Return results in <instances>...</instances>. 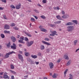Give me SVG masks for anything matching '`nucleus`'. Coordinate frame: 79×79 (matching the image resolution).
Returning <instances> with one entry per match:
<instances>
[{
	"instance_id": "nucleus-1",
	"label": "nucleus",
	"mask_w": 79,
	"mask_h": 79,
	"mask_svg": "<svg viewBox=\"0 0 79 79\" xmlns=\"http://www.w3.org/2000/svg\"><path fill=\"white\" fill-rule=\"evenodd\" d=\"M13 53H15V52L12 51L6 53V55L5 56V58H8V57H9V55H11V54Z\"/></svg>"
},
{
	"instance_id": "nucleus-2",
	"label": "nucleus",
	"mask_w": 79,
	"mask_h": 79,
	"mask_svg": "<svg viewBox=\"0 0 79 79\" xmlns=\"http://www.w3.org/2000/svg\"><path fill=\"white\" fill-rule=\"evenodd\" d=\"M34 44V41H31L29 42H27V47H31L32 45Z\"/></svg>"
},
{
	"instance_id": "nucleus-3",
	"label": "nucleus",
	"mask_w": 79,
	"mask_h": 79,
	"mask_svg": "<svg viewBox=\"0 0 79 79\" xmlns=\"http://www.w3.org/2000/svg\"><path fill=\"white\" fill-rule=\"evenodd\" d=\"M51 34H50L49 35L51 36H54V35H58V34H56V31H54L52 32Z\"/></svg>"
},
{
	"instance_id": "nucleus-4",
	"label": "nucleus",
	"mask_w": 79,
	"mask_h": 79,
	"mask_svg": "<svg viewBox=\"0 0 79 79\" xmlns=\"http://www.w3.org/2000/svg\"><path fill=\"white\" fill-rule=\"evenodd\" d=\"M18 56L19 59L20 60L22 61H23V56L20 54H19L18 55Z\"/></svg>"
},
{
	"instance_id": "nucleus-5",
	"label": "nucleus",
	"mask_w": 79,
	"mask_h": 79,
	"mask_svg": "<svg viewBox=\"0 0 79 79\" xmlns=\"http://www.w3.org/2000/svg\"><path fill=\"white\" fill-rule=\"evenodd\" d=\"M11 48L13 49V50H15V49H16V46L15 45V43L13 44V46H11L10 47Z\"/></svg>"
},
{
	"instance_id": "nucleus-6",
	"label": "nucleus",
	"mask_w": 79,
	"mask_h": 79,
	"mask_svg": "<svg viewBox=\"0 0 79 79\" xmlns=\"http://www.w3.org/2000/svg\"><path fill=\"white\" fill-rule=\"evenodd\" d=\"M49 66L50 69H52V68H53V66H54L52 62H50L49 63Z\"/></svg>"
},
{
	"instance_id": "nucleus-7",
	"label": "nucleus",
	"mask_w": 79,
	"mask_h": 79,
	"mask_svg": "<svg viewBox=\"0 0 79 79\" xmlns=\"http://www.w3.org/2000/svg\"><path fill=\"white\" fill-rule=\"evenodd\" d=\"M42 42L44 44L47 45H51L50 43L47 42H46V41H42Z\"/></svg>"
},
{
	"instance_id": "nucleus-8",
	"label": "nucleus",
	"mask_w": 79,
	"mask_h": 79,
	"mask_svg": "<svg viewBox=\"0 0 79 79\" xmlns=\"http://www.w3.org/2000/svg\"><path fill=\"white\" fill-rule=\"evenodd\" d=\"M4 29H10V26L9 25L6 24L4 25Z\"/></svg>"
},
{
	"instance_id": "nucleus-9",
	"label": "nucleus",
	"mask_w": 79,
	"mask_h": 79,
	"mask_svg": "<svg viewBox=\"0 0 79 79\" xmlns=\"http://www.w3.org/2000/svg\"><path fill=\"white\" fill-rule=\"evenodd\" d=\"M11 39L13 42H15L16 40V38L14 36H12L11 37Z\"/></svg>"
},
{
	"instance_id": "nucleus-10",
	"label": "nucleus",
	"mask_w": 79,
	"mask_h": 79,
	"mask_svg": "<svg viewBox=\"0 0 79 79\" xmlns=\"http://www.w3.org/2000/svg\"><path fill=\"white\" fill-rule=\"evenodd\" d=\"M57 76H58V74L54 73L52 75V77L54 79H56L57 77Z\"/></svg>"
},
{
	"instance_id": "nucleus-11",
	"label": "nucleus",
	"mask_w": 79,
	"mask_h": 79,
	"mask_svg": "<svg viewBox=\"0 0 79 79\" xmlns=\"http://www.w3.org/2000/svg\"><path fill=\"white\" fill-rule=\"evenodd\" d=\"M21 7V5L18 4L16 6V8L17 10H19V8Z\"/></svg>"
},
{
	"instance_id": "nucleus-12",
	"label": "nucleus",
	"mask_w": 79,
	"mask_h": 79,
	"mask_svg": "<svg viewBox=\"0 0 79 79\" xmlns=\"http://www.w3.org/2000/svg\"><path fill=\"white\" fill-rule=\"evenodd\" d=\"M40 31L42 32H47V30L44 28H42L40 29Z\"/></svg>"
},
{
	"instance_id": "nucleus-13",
	"label": "nucleus",
	"mask_w": 79,
	"mask_h": 79,
	"mask_svg": "<svg viewBox=\"0 0 79 79\" xmlns=\"http://www.w3.org/2000/svg\"><path fill=\"white\" fill-rule=\"evenodd\" d=\"M64 58L65 60H69V57H68V56L66 55H65L64 56Z\"/></svg>"
},
{
	"instance_id": "nucleus-14",
	"label": "nucleus",
	"mask_w": 79,
	"mask_h": 79,
	"mask_svg": "<svg viewBox=\"0 0 79 79\" xmlns=\"http://www.w3.org/2000/svg\"><path fill=\"white\" fill-rule=\"evenodd\" d=\"M74 30V27L73 26H69V31H73Z\"/></svg>"
},
{
	"instance_id": "nucleus-15",
	"label": "nucleus",
	"mask_w": 79,
	"mask_h": 79,
	"mask_svg": "<svg viewBox=\"0 0 79 79\" xmlns=\"http://www.w3.org/2000/svg\"><path fill=\"white\" fill-rule=\"evenodd\" d=\"M68 69H66L64 72V77H66V73L68 72Z\"/></svg>"
},
{
	"instance_id": "nucleus-16",
	"label": "nucleus",
	"mask_w": 79,
	"mask_h": 79,
	"mask_svg": "<svg viewBox=\"0 0 79 79\" xmlns=\"http://www.w3.org/2000/svg\"><path fill=\"white\" fill-rule=\"evenodd\" d=\"M24 54L25 56H28V55H30V53H29L26 52H25Z\"/></svg>"
},
{
	"instance_id": "nucleus-17",
	"label": "nucleus",
	"mask_w": 79,
	"mask_h": 79,
	"mask_svg": "<svg viewBox=\"0 0 79 79\" xmlns=\"http://www.w3.org/2000/svg\"><path fill=\"white\" fill-rule=\"evenodd\" d=\"M31 56L32 58H33L35 59L37 58V56L36 55H31Z\"/></svg>"
},
{
	"instance_id": "nucleus-18",
	"label": "nucleus",
	"mask_w": 79,
	"mask_h": 79,
	"mask_svg": "<svg viewBox=\"0 0 79 79\" xmlns=\"http://www.w3.org/2000/svg\"><path fill=\"white\" fill-rule=\"evenodd\" d=\"M4 33H5V34H10V32L9 31H7L6 30H5L4 31Z\"/></svg>"
},
{
	"instance_id": "nucleus-19",
	"label": "nucleus",
	"mask_w": 79,
	"mask_h": 79,
	"mask_svg": "<svg viewBox=\"0 0 79 79\" xmlns=\"http://www.w3.org/2000/svg\"><path fill=\"white\" fill-rule=\"evenodd\" d=\"M40 48L41 50H44L45 48V46L44 45H42L40 46Z\"/></svg>"
},
{
	"instance_id": "nucleus-20",
	"label": "nucleus",
	"mask_w": 79,
	"mask_h": 79,
	"mask_svg": "<svg viewBox=\"0 0 79 79\" xmlns=\"http://www.w3.org/2000/svg\"><path fill=\"white\" fill-rule=\"evenodd\" d=\"M8 75H5V74H4L3 78H4V79H7V78H8Z\"/></svg>"
},
{
	"instance_id": "nucleus-21",
	"label": "nucleus",
	"mask_w": 79,
	"mask_h": 79,
	"mask_svg": "<svg viewBox=\"0 0 79 79\" xmlns=\"http://www.w3.org/2000/svg\"><path fill=\"white\" fill-rule=\"evenodd\" d=\"M26 34L28 36V37H32V35H31V34L29 33H26Z\"/></svg>"
},
{
	"instance_id": "nucleus-22",
	"label": "nucleus",
	"mask_w": 79,
	"mask_h": 79,
	"mask_svg": "<svg viewBox=\"0 0 79 79\" xmlns=\"http://www.w3.org/2000/svg\"><path fill=\"white\" fill-rule=\"evenodd\" d=\"M10 7L12 8H13V9H15V6L13 5H11L10 6Z\"/></svg>"
},
{
	"instance_id": "nucleus-23",
	"label": "nucleus",
	"mask_w": 79,
	"mask_h": 79,
	"mask_svg": "<svg viewBox=\"0 0 79 79\" xmlns=\"http://www.w3.org/2000/svg\"><path fill=\"white\" fill-rule=\"evenodd\" d=\"M62 18H63L64 19L65 18H68V17H67V16H66V15H63V16H62Z\"/></svg>"
},
{
	"instance_id": "nucleus-24",
	"label": "nucleus",
	"mask_w": 79,
	"mask_h": 79,
	"mask_svg": "<svg viewBox=\"0 0 79 79\" xmlns=\"http://www.w3.org/2000/svg\"><path fill=\"white\" fill-rule=\"evenodd\" d=\"M19 43H21V44H24L25 43L24 42H23V41H22V40H19Z\"/></svg>"
},
{
	"instance_id": "nucleus-25",
	"label": "nucleus",
	"mask_w": 79,
	"mask_h": 79,
	"mask_svg": "<svg viewBox=\"0 0 79 79\" xmlns=\"http://www.w3.org/2000/svg\"><path fill=\"white\" fill-rule=\"evenodd\" d=\"M56 17L58 19H61V17H60V15H57Z\"/></svg>"
},
{
	"instance_id": "nucleus-26",
	"label": "nucleus",
	"mask_w": 79,
	"mask_h": 79,
	"mask_svg": "<svg viewBox=\"0 0 79 79\" xmlns=\"http://www.w3.org/2000/svg\"><path fill=\"white\" fill-rule=\"evenodd\" d=\"M77 43V40H76L74 41V45H76V44Z\"/></svg>"
},
{
	"instance_id": "nucleus-27",
	"label": "nucleus",
	"mask_w": 79,
	"mask_h": 79,
	"mask_svg": "<svg viewBox=\"0 0 79 79\" xmlns=\"http://www.w3.org/2000/svg\"><path fill=\"white\" fill-rule=\"evenodd\" d=\"M1 37L3 39L5 38V35L3 34H2L1 35Z\"/></svg>"
},
{
	"instance_id": "nucleus-28",
	"label": "nucleus",
	"mask_w": 79,
	"mask_h": 79,
	"mask_svg": "<svg viewBox=\"0 0 79 79\" xmlns=\"http://www.w3.org/2000/svg\"><path fill=\"white\" fill-rule=\"evenodd\" d=\"M73 23H75L76 24H78L77 21V20H73Z\"/></svg>"
},
{
	"instance_id": "nucleus-29",
	"label": "nucleus",
	"mask_w": 79,
	"mask_h": 79,
	"mask_svg": "<svg viewBox=\"0 0 79 79\" xmlns=\"http://www.w3.org/2000/svg\"><path fill=\"white\" fill-rule=\"evenodd\" d=\"M10 71L11 72V73H12V74H16V72H15L13 71L12 70H10Z\"/></svg>"
},
{
	"instance_id": "nucleus-30",
	"label": "nucleus",
	"mask_w": 79,
	"mask_h": 79,
	"mask_svg": "<svg viewBox=\"0 0 79 79\" xmlns=\"http://www.w3.org/2000/svg\"><path fill=\"white\" fill-rule=\"evenodd\" d=\"M40 17L43 19H45V17L44 15H41Z\"/></svg>"
},
{
	"instance_id": "nucleus-31",
	"label": "nucleus",
	"mask_w": 79,
	"mask_h": 79,
	"mask_svg": "<svg viewBox=\"0 0 79 79\" xmlns=\"http://www.w3.org/2000/svg\"><path fill=\"white\" fill-rule=\"evenodd\" d=\"M10 67H11V69H13L14 68V66H13V65L12 64L11 65Z\"/></svg>"
},
{
	"instance_id": "nucleus-32",
	"label": "nucleus",
	"mask_w": 79,
	"mask_h": 79,
	"mask_svg": "<svg viewBox=\"0 0 79 79\" xmlns=\"http://www.w3.org/2000/svg\"><path fill=\"white\" fill-rule=\"evenodd\" d=\"M73 75L71 74H70V77H69V79H73Z\"/></svg>"
},
{
	"instance_id": "nucleus-33",
	"label": "nucleus",
	"mask_w": 79,
	"mask_h": 79,
	"mask_svg": "<svg viewBox=\"0 0 79 79\" xmlns=\"http://www.w3.org/2000/svg\"><path fill=\"white\" fill-rule=\"evenodd\" d=\"M10 45H11L10 43H9L7 45V47H8V48H9V47H10Z\"/></svg>"
},
{
	"instance_id": "nucleus-34",
	"label": "nucleus",
	"mask_w": 79,
	"mask_h": 79,
	"mask_svg": "<svg viewBox=\"0 0 79 79\" xmlns=\"http://www.w3.org/2000/svg\"><path fill=\"white\" fill-rule=\"evenodd\" d=\"M61 60V58H59V59L57 61V63H60V61Z\"/></svg>"
},
{
	"instance_id": "nucleus-35",
	"label": "nucleus",
	"mask_w": 79,
	"mask_h": 79,
	"mask_svg": "<svg viewBox=\"0 0 79 79\" xmlns=\"http://www.w3.org/2000/svg\"><path fill=\"white\" fill-rule=\"evenodd\" d=\"M60 23H61L60 21H59L58 22H55V24H59Z\"/></svg>"
},
{
	"instance_id": "nucleus-36",
	"label": "nucleus",
	"mask_w": 79,
	"mask_h": 79,
	"mask_svg": "<svg viewBox=\"0 0 79 79\" xmlns=\"http://www.w3.org/2000/svg\"><path fill=\"white\" fill-rule=\"evenodd\" d=\"M13 29H15V30H18V28H17L16 27H14Z\"/></svg>"
},
{
	"instance_id": "nucleus-37",
	"label": "nucleus",
	"mask_w": 79,
	"mask_h": 79,
	"mask_svg": "<svg viewBox=\"0 0 79 79\" xmlns=\"http://www.w3.org/2000/svg\"><path fill=\"white\" fill-rule=\"evenodd\" d=\"M20 40L23 41V40H24V37H21L20 38Z\"/></svg>"
},
{
	"instance_id": "nucleus-38",
	"label": "nucleus",
	"mask_w": 79,
	"mask_h": 79,
	"mask_svg": "<svg viewBox=\"0 0 79 79\" xmlns=\"http://www.w3.org/2000/svg\"><path fill=\"white\" fill-rule=\"evenodd\" d=\"M42 2L44 3H47V0H43L42 1Z\"/></svg>"
},
{
	"instance_id": "nucleus-39",
	"label": "nucleus",
	"mask_w": 79,
	"mask_h": 79,
	"mask_svg": "<svg viewBox=\"0 0 79 79\" xmlns=\"http://www.w3.org/2000/svg\"><path fill=\"white\" fill-rule=\"evenodd\" d=\"M49 26L51 27H54L55 26V25L51 24L49 25Z\"/></svg>"
},
{
	"instance_id": "nucleus-40",
	"label": "nucleus",
	"mask_w": 79,
	"mask_h": 79,
	"mask_svg": "<svg viewBox=\"0 0 79 79\" xmlns=\"http://www.w3.org/2000/svg\"><path fill=\"white\" fill-rule=\"evenodd\" d=\"M38 56H41V55H42V54L40 52H39L38 53Z\"/></svg>"
},
{
	"instance_id": "nucleus-41",
	"label": "nucleus",
	"mask_w": 79,
	"mask_h": 79,
	"mask_svg": "<svg viewBox=\"0 0 79 79\" xmlns=\"http://www.w3.org/2000/svg\"><path fill=\"white\" fill-rule=\"evenodd\" d=\"M15 26V24L14 23H12V24H11V26Z\"/></svg>"
},
{
	"instance_id": "nucleus-42",
	"label": "nucleus",
	"mask_w": 79,
	"mask_h": 79,
	"mask_svg": "<svg viewBox=\"0 0 79 79\" xmlns=\"http://www.w3.org/2000/svg\"><path fill=\"white\" fill-rule=\"evenodd\" d=\"M45 40H47V41H49V40H50L49 39L47 38L45 39Z\"/></svg>"
},
{
	"instance_id": "nucleus-43",
	"label": "nucleus",
	"mask_w": 79,
	"mask_h": 79,
	"mask_svg": "<svg viewBox=\"0 0 79 79\" xmlns=\"http://www.w3.org/2000/svg\"><path fill=\"white\" fill-rule=\"evenodd\" d=\"M34 11H35V12H36V13H39V11L36 10H34Z\"/></svg>"
},
{
	"instance_id": "nucleus-44",
	"label": "nucleus",
	"mask_w": 79,
	"mask_h": 79,
	"mask_svg": "<svg viewBox=\"0 0 79 79\" xmlns=\"http://www.w3.org/2000/svg\"><path fill=\"white\" fill-rule=\"evenodd\" d=\"M1 1L4 3H6V0H1Z\"/></svg>"
},
{
	"instance_id": "nucleus-45",
	"label": "nucleus",
	"mask_w": 79,
	"mask_h": 79,
	"mask_svg": "<svg viewBox=\"0 0 79 79\" xmlns=\"http://www.w3.org/2000/svg\"><path fill=\"white\" fill-rule=\"evenodd\" d=\"M25 40L27 42L28 40V39L27 37H25Z\"/></svg>"
},
{
	"instance_id": "nucleus-46",
	"label": "nucleus",
	"mask_w": 79,
	"mask_h": 79,
	"mask_svg": "<svg viewBox=\"0 0 79 79\" xmlns=\"http://www.w3.org/2000/svg\"><path fill=\"white\" fill-rule=\"evenodd\" d=\"M61 13L63 15H64V13H65L64 12V11L63 10L61 11Z\"/></svg>"
},
{
	"instance_id": "nucleus-47",
	"label": "nucleus",
	"mask_w": 79,
	"mask_h": 79,
	"mask_svg": "<svg viewBox=\"0 0 79 79\" xmlns=\"http://www.w3.org/2000/svg\"><path fill=\"white\" fill-rule=\"evenodd\" d=\"M3 18L4 19H6V15H3Z\"/></svg>"
},
{
	"instance_id": "nucleus-48",
	"label": "nucleus",
	"mask_w": 79,
	"mask_h": 79,
	"mask_svg": "<svg viewBox=\"0 0 79 79\" xmlns=\"http://www.w3.org/2000/svg\"><path fill=\"white\" fill-rule=\"evenodd\" d=\"M42 27H43L42 26H40V27H39V28L40 29H42Z\"/></svg>"
},
{
	"instance_id": "nucleus-49",
	"label": "nucleus",
	"mask_w": 79,
	"mask_h": 79,
	"mask_svg": "<svg viewBox=\"0 0 79 79\" xmlns=\"http://www.w3.org/2000/svg\"><path fill=\"white\" fill-rule=\"evenodd\" d=\"M4 9V8L0 7V10H3Z\"/></svg>"
},
{
	"instance_id": "nucleus-50",
	"label": "nucleus",
	"mask_w": 79,
	"mask_h": 79,
	"mask_svg": "<svg viewBox=\"0 0 79 79\" xmlns=\"http://www.w3.org/2000/svg\"><path fill=\"white\" fill-rule=\"evenodd\" d=\"M47 51L48 52H50V49H48L47 50Z\"/></svg>"
},
{
	"instance_id": "nucleus-51",
	"label": "nucleus",
	"mask_w": 79,
	"mask_h": 79,
	"mask_svg": "<svg viewBox=\"0 0 79 79\" xmlns=\"http://www.w3.org/2000/svg\"><path fill=\"white\" fill-rule=\"evenodd\" d=\"M19 53L20 54H23V52L22 51H19Z\"/></svg>"
},
{
	"instance_id": "nucleus-52",
	"label": "nucleus",
	"mask_w": 79,
	"mask_h": 79,
	"mask_svg": "<svg viewBox=\"0 0 79 79\" xmlns=\"http://www.w3.org/2000/svg\"><path fill=\"white\" fill-rule=\"evenodd\" d=\"M79 48L76 50V51H75V52H77V51H79Z\"/></svg>"
},
{
	"instance_id": "nucleus-53",
	"label": "nucleus",
	"mask_w": 79,
	"mask_h": 79,
	"mask_svg": "<svg viewBox=\"0 0 79 79\" xmlns=\"http://www.w3.org/2000/svg\"><path fill=\"white\" fill-rule=\"evenodd\" d=\"M67 29H68V31H69V27H67Z\"/></svg>"
},
{
	"instance_id": "nucleus-54",
	"label": "nucleus",
	"mask_w": 79,
	"mask_h": 79,
	"mask_svg": "<svg viewBox=\"0 0 79 79\" xmlns=\"http://www.w3.org/2000/svg\"><path fill=\"white\" fill-rule=\"evenodd\" d=\"M11 76V79H15V78H14V76Z\"/></svg>"
},
{
	"instance_id": "nucleus-55",
	"label": "nucleus",
	"mask_w": 79,
	"mask_h": 79,
	"mask_svg": "<svg viewBox=\"0 0 79 79\" xmlns=\"http://www.w3.org/2000/svg\"><path fill=\"white\" fill-rule=\"evenodd\" d=\"M68 65H69V62L66 64L67 66H68Z\"/></svg>"
},
{
	"instance_id": "nucleus-56",
	"label": "nucleus",
	"mask_w": 79,
	"mask_h": 79,
	"mask_svg": "<svg viewBox=\"0 0 79 79\" xmlns=\"http://www.w3.org/2000/svg\"><path fill=\"white\" fill-rule=\"evenodd\" d=\"M3 74V72L0 73V75H2Z\"/></svg>"
},
{
	"instance_id": "nucleus-57",
	"label": "nucleus",
	"mask_w": 79,
	"mask_h": 79,
	"mask_svg": "<svg viewBox=\"0 0 79 79\" xmlns=\"http://www.w3.org/2000/svg\"><path fill=\"white\" fill-rule=\"evenodd\" d=\"M57 10H60V7H58V6H57Z\"/></svg>"
},
{
	"instance_id": "nucleus-58",
	"label": "nucleus",
	"mask_w": 79,
	"mask_h": 79,
	"mask_svg": "<svg viewBox=\"0 0 79 79\" xmlns=\"http://www.w3.org/2000/svg\"><path fill=\"white\" fill-rule=\"evenodd\" d=\"M35 18L36 19H38V17H37V16H35Z\"/></svg>"
},
{
	"instance_id": "nucleus-59",
	"label": "nucleus",
	"mask_w": 79,
	"mask_h": 79,
	"mask_svg": "<svg viewBox=\"0 0 79 79\" xmlns=\"http://www.w3.org/2000/svg\"><path fill=\"white\" fill-rule=\"evenodd\" d=\"M66 25L67 26H69V23H67L66 24Z\"/></svg>"
},
{
	"instance_id": "nucleus-60",
	"label": "nucleus",
	"mask_w": 79,
	"mask_h": 79,
	"mask_svg": "<svg viewBox=\"0 0 79 79\" xmlns=\"http://www.w3.org/2000/svg\"><path fill=\"white\" fill-rule=\"evenodd\" d=\"M39 64V62H37L36 63V64Z\"/></svg>"
},
{
	"instance_id": "nucleus-61",
	"label": "nucleus",
	"mask_w": 79,
	"mask_h": 79,
	"mask_svg": "<svg viewBox=\"0 0 79 79\" xmlns=\"http://www.w3.org/2000/svg\"><path fill=\"white\" fill-rule=\"evenodd\" d=\"M20 37V36L19 35H17V38H19Z\"/></svg>"
},
{
	"instance_id": "nucleus-62",
	"label": "nucleus",
	"mask_w": 79,
	"mask_h": 79,
	"mask_svg": "<svg viewBox=\"0 0 79 79\" xmlns=\"http://www.w3.org/2000/svg\"><path fill=\"white\" fill-rule=\"evenodd\" d=\"M31 20H34V18H31Z\"/></svg>"
},
{
	"instance_id": "nucleus-63",
	"label": "nucleus",
	"mask_w": 79,
	"mask_h": 79,
	"mask_svg": "<svg viewBox=\"0 0 79 79\" xmlns=\"http://www.w3.org/2000/svg\"><path fill=\"white\" fill-rule=\"evenodd\" d=\"M53 8L54 10H56V9H57V7H53Z\"/></svg>"
},
{
	"instance_id": "nucleus-64",
	"label": "nucleus",
	"mask_w": 79,
	"mask_h": 79,
	"mask_svg": "<svg viewBox=\"0 0 79 79\" xmlns=\"http://www.w3.org/2000/svg\"><path fill=\"white\" fill-rule=\"evenodd\" d=\"M19 46L20 47H22V45L21 44H19Z\"/></svg>"
}]
</instances>
